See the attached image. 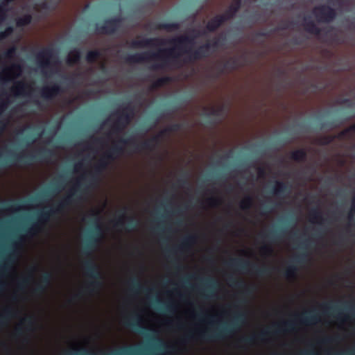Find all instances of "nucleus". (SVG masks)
<instances>
[{
    "mask_svg": "<svg viewBox=\"0 0 355 355\" xmlns=\"http://www.w3.org/2000/svg\"><path fill=\"white\" fill-rule=\"evenodd\" d=\"M354 130H355V124L354 125L351 126L349 129L346 130L345 132H343L341 134L340 137H344L345 135H348L351 132L354 131Z\"/></svg>",
    "mask_w": 355,
    "mask_h": 355,
    "instance_id": "nucleus-16",
    "label": "nucleus"
},
{
    "mask_svg": "<svg viewBox=\"0 0 355 355\" xmlns=\"http://www.w3.org/2000/svg\"><path fill=\"white\" fill-rule=\"evenodd\" d=\"M32 87L31 85L22 82L15 83L12 87V92L15 96L29 95L31 92Z\"/></svg>",
    "mask_w": 355,
    "mask_h": 355,
    "instance_id": "nucleus-5",
    "label": "nucleus"
},
{
    "mask_svg": "<svg viewBox=\"0 0 355 355\" xmlns=\"http://www.w3.org/2000/svg\"><path fill=\"white\" fill-rule=\"evenodd\" d=\"M251 200L249 198H245L241 202V207L243 209H247L250 207Z\"/></svg>",
    "mask_w": 355,
    "mask_h": 355,
    "instance_id": "nucleus-13",
    "label": "nucleus"
},
{
    "mask_svg": "<svg viewBox=\"0 0 355 355\" xmlns=\"http://www.w3.org/2000/svg\"><path fill=\"white\" fill-rule=\"evenodd\" d=\"M80 58V54L76 50H73L69 52L67 57V62L70 64L76 63Z\"/></svg>",
    "mask_w": 355,
    "mask_h": 355,
    "instance_id": "nucleus-8",
    "label": "nucleus"
},
{
    "mask_svg": "<svg viewBox=\"0 0 355 355\" xmlns=\"http://www.w3.org/2000/svg\"><path fill=\"white\" fill-rule=\"evenodd\" d=\"M314 12L320 19L324 21L331 20L335 16L334 11L326 6L315 8Z\"/></svg>",
    "mask_w": 355,
    "mask_h": 355,
    "instance_id": "nucleus-6",
    "label": "nucleus"
},
{
    "mask_svg": "<svg viewBox=\"0 0 355 355\" xmlns=\"http://www.w3.org/2000/svg\"><path fill=\"white\" fill-rule=\"evenodd\" d=\"M5 12L0 8V24L5 19Z\"/></svg>",
    "mask_w": 355,
    "mask_h": 355,
    "instance_id": "nucleus-17",
    "label": "nucleus"
},
{
    "mask_svg": "<svg viewBox=\"0 0 355 355\" xmlns=\"http://www.w3.org/2000/svg\"><path fill=\"white\" fill-rule=\"evenodd\" d=\"M305 156L304 152L303 150H296L293 153L292 157L295 160L302 159Z\"/></svg>",
    "mask_w": 355,
    "mask_h": 355,
    "instance_id": "nucleus-11",
    "label": "nucleus"
},
{
    "mask_svg": "<svg viewBox=\"0 0 355 355\" xmlns=\"http://www.w3.org/2000/svg\"><path fill=\"white\" fill-rule=\"evenodd\" d=\"M15 48H10L7 52L5 54L4 57H3V60L6 62H10L12 58H14V55H15Z\"/></svg>",
    "mask_w": 355,
    "mask_h": 355,
    "instance_id": "nucleus-9",
    "label": "nucleus"
},
{
    "mask_svg": "<svg viewBox=\"0 0 355 355\" xmlns=\"http://www.w3.org/2000/svg\"><path fill=\"white\" fill-rule=\"evenodd\" d=\"M98 57V53L96 51H90L87 53V60L89 62H93L96 60Z\"/></svg>",
    "mask_w": 355,
    "mask_h": 355,
    "instance_id": "nucleus-12",
    "label": "nucleus"
},
{
    "mask_svg": "<svg viewBox=\"0 0 355 355\" xmlns=\"http://www.w3.org/2000/svg\"><path fill=\"white\" fill-rule=\"evenodd\" d=\"M59 87L57 85L46 86L42 89V95L49 98L56 96L58 94Z\"/></svg>",
    "mask_w": 355,
    "mask_h": 355,
    "instance_id": "nucleus-7",
    "label": "nucleus"
},
{
    "mask_svg": "<svg viewBox=\"0 0 355 355\" xmlns=\"http://www.w3.org/2000/svg\"><path fill=\"white\" fill-rule=\"evenodd\" d=\"M162 324L159 317L150 309H146L139 320V325L143 328L157 331Z\"/></svg>",
    "mask_w": 355,
    "mask_h": 355,
    "instance_id": "nucleus-1",
    "label": "nucleus"
},
{
    "mask_svg": "<svg viewBox=\"0 0 355 355\" xmlns=\"http://www.w3.org/2000/svg\"><path fill=\"white\" fill-rule=\"evenodd\" d=\"M90 338L87 336H78L71 339L68 342L69 347L73 350L78 351L80 349L88 347Z\"/></svg>",
    "mask_w": 355,
    "mask_h": 355,
    "instance_id": "nucleus-4",
    "label": "nucleus"
},
{
    "mask_svg": "<svg viewBox=\"0 0 355 355\" xmlns=\"http://www.w3.org/2000/svg\"><path fill=\"white\" fill-rule=\"evenodd\" d=\"M43 54H46L47 58H46V60L44 62H42V64H49L50 58H51L48 55V53L47 52H43L42 53H40V55H38V59L40 60V58L42 57V55H43Z\"/></svg>",
    "mask_w": 355,
    "mask_h": 355,
    "instance_id": "nucleus-15",
    "label": "nucleus"
},
{
    "mask_svg": "<svg viewBox=\"0 0 355 355\" xmlns=\"http://www.w3.org/2000/svg\"><path fill=\"white\" fill-rule=\"evenodd\" d=\"M12 30L11 28H8L6 30L5 32L0 33V40L3 39L7 35H10L12 33Z\"/></svg>",
    "mask_w": 355,
    "mask_h": 355,
    "instance_id": "nucleus-14",
    "label": "nucleus"
},
{
    "mask_svg": "<svg viewBox=\"0 0 355 355\" xmlns=\"http://www.w3.org/2000/svg\"><path fill=\"white\" fill-rule=\"evenodd\" d=\"M241 1L240 0H235L230 7V12L227 15V17L219 16L216 17L212 20H211L207 24V28L209 31L215 30L225 19L229 18L232 16V15L237 10L239 7L240 6Z\"/></svg>",
    "mask_w": 355,
    "mask_h": 355,
    "instance_id": "nucleus-2",
    "label": "nucleus"
},
{
    "mask_svg": "<svg viewBox=\"0 0 355 355\" xmlns=\"http://www.w3.org/2000/svg\"><path fill=\"white\" fill-rule=\"evenodd\" d=\"M31 17L30 15H25L21 18H19L17 21V25L18 26H24L28 24L31 21Z\"/></svg>",
    "mask_w": 355,
    "mask_h": 355,
    "instance_id": "nucleus-10",
    "label": "nucleus"
},
{
    "mask_svg": "<svg viewBox=\"0 0 355 355\" xmlns=\"http://www.w3.org/2000/svg\"><path fill=\"white\" fill-rule=\"evenodd\" d=\"M21 73V67L19 64H12L3 69L0 78L3 80H11L19 76Z\"/></svg>",
    "mask_w": 355,
    "mask_h": 355,
    "instance_id": "nucleus-3",
    "label": "nucleus"
}]
</instances>
